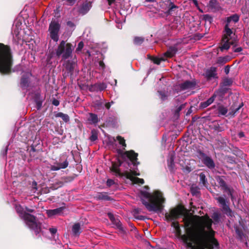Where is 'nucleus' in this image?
Returning <instances> with one entry per match:
<instances>
[{
	"label": "nucleus",
	"instance_id": "45",
	"mask_svg": "<svg viewBox=\"0 0 249 249\" xmlns=\"http://www.w3.org/2000/svg\"><path fill=\"white\" fill-rule=\"evenodd\" d=\"M110 104L109 103H107L106 104V107L107 108V109H109L110 107Z\"/></svg>",
	"mask_w": 249,
	"mask_h": 249
},
{
	"label": "nucleus",
	"instance_id": "7",
	"mask_svg": "<svg viewBox=\"0 0 249 249\" xmlns=\"http://www.w3.org/2000/svg\"><path fill=\"white\" fill-rule=\"evenodd\" d=\"M72 51V46L70 43H66L65 41H62L56 50L57 56L62 55L63 59H67L71 54Z\"/></svg>",
	"mask_w": 249,
	"mask_h": 249
},
{
	"label": "nucleus",
	"instance_id": "27",
	"mask_svg": "<svg viewBox=\"0 0 249 249\" xmlns=\"http://www.w3.org/2000/svg\"><path fill=\"white\" fill-rule=\"evenodd\" d=\"M229 59L228 57H219L218 59L217 60V63H226L229 61Z\"/></svg>",
	"mask_w": 249,
	"mask_h": 249
},
{
	"label": "nucleus",
	"instance_id": "18",
	"mask_svg": "<svg viewBox=\"0 0 249 249\" xmlns=\"http://www.w3.org/2000/svg\"><path fill=\"white\" fill-rule=\"evenodd\" d=\"M215 95H213L212 97L210 98L207 101L201 103V107L205 108L211 105L214 100Z\"/></svg>",
	"mask_w": 249,
	"mask_h": 249
},
{
	"label": "nucleus",
	"instance_id": "9",
	"mask_svg": "<svg viewBox=\"0 0 249 249\" xmlns=\"http://www.w3.org/2000/svg\"><path fill=\"white\" fill-rule=\"evenodd\" d=\"M218 202L221 204V207L225 212L229 215H231V211L229 206L227 205L226 203V199L222 197H219L217 198Z\"/></svg>",
	"mask_w": 249,
	"mask_h": 249
},
{
	"label": "nucleus",
	"instance_id": "44",
	"mask_svg": "<svg viewBox=\"0 0 249 249\" xmlns=\"http://www.w3.org/2000/svg\"><path fill=\"white\" fill-rule=\"evenodd\" d=\"M107 1H108V4L109 5H111V4H112L114 2L115 0H107Z\"/></svg>",
	"mask_w": 249,
	"mask_h": 249
},
{
	"label": "nucleus",
	"instance_id": "50",
	"mask_svg": "<svg viewBox=\"0 0 249 249\" xmlns=\"http://www.w3.org/2000/svg\"><path fill=\"white\" fill-rule=\"evenodd\" d=\"M225 82H227L228 84L229 83V81L227 80V81H225Z\"/></svg>",
	"mask_w": 249,
	"mask_h": 249
},
{
	"label": "nucleus",
	"instance_id": "35",
	"mask_svg": "<svg viewBox=\"0 0 249 249\" xmlns=\"http://www.w3.org/2000/svg\"><path fill=\"white\" fill-rule=\"evenodd\" d=\"M114 183V182L112 179H108L107 182V184L108 186H110Z\"/></svg>",
	"mask_w": 249,
	"mask_h": 249
},
{
	"label": "nucleus",
	"instance_id": "3",
	"mask_svg": "<svg viewBox=\"0 0 249 249\" xmlns=\"http://www.w3.org/2000/svg\"><path fill=\"white\" fill-rule=\"evenodd\" d=\"M239 20V17L235 14L227 18V24L225 26V34L222 38L220 49L223 51L225 50H227L230 48L229 44H227L228 42L231 44H234L236 41V36L233 33L232 31L230 29L231 23V22L234 23L237 22Z\"/></svg>",
	"mask_w": 249,
	"mask_h": 249
},
{
	"label": "nucleus",
	"instance_id": "46",
	"mask_svg": "<svg viewBox=\"0 0 249 249\" xmlns=\"http://www.w3.org/2000/svg\"><path fill=\"white\" fill-rule=\"evenodd\" d=\"M99 65H100V66H101V67H103V65H104V63L102 61H100L99 62Z\"/></svg>",
	"mask_w": 249,
	"mask_h": 249
},
{
	"label": "nucleus",
	"instance_id": "13",
	"mask_svg": "<svg viewBox=\"0 0 249 249\" xmlns=\"http://www.w3.org/2000/svg\"><path fill=\"white\" fill-rule=\"evenodd\" d=\"M63 210V207H60L53 210H50L47 211V213L49 216H52L55 215H59L62 213Z\"/></svg>",
	"mask_w": 249,
	"mask_h": 249
},
{
	"label": "nucleus",
	"instance_id": "49",
	"mask_svg": "<svg viewBox=\"0 0 249 249\" xmlns=\"http://www.w3.org/2000/svg\"><path fill=\"white\" fill-rule=\"evenodd\" d=\"M68 24L69 25V26H72V23L71 22H68Z\"/></svg>",
	"mask_w": 249,
	"mask_h": 249
},
{
	"label": "nucleus",
	"instance_id": "30",
	"mask_svg": "<svg viewBox=\"0 0 249 249\" xmlns=\"http://www.w3.org/2000/svg\"><path fill=\"white\" fill-rule=\"evenodd\" d=\"M199 177L200 182H202L203 185H205L206 181L205 179V176L204 174L201 173L199 175Z\"/></svg>",
	"mask_w": 249,
	"mask_h": 249
},
{
	"label": "nucleus",
	"instance_id": "32",
	"mask_svg": "<svg viewBox=\"0 0 249 249\" xmlns=\"http://www.w3.org/2000/svg\"><path fill=\"white\" fill-rule=\"evenodd\" d=\"M168 164L169 166L172 167V165L174 164V157L172 155L170 160H168Z\"/></svg>",
	"mask_w": 249,
	"mask_h": 249
},
{
	"label": "nucleus",
	"instance_id": "39",
	"mask_svg": "<svg viewBox=\"0 0 249 249\" xmlns=\"http://www.w3.org/2000/svg\"><path fill=\"white\" fill-rule=\"evenodd\" d=\"M108 217L109 218H110V219L111 220V221H113L114 219V217L113 215L112 214L110 213H108Z\"/></svg>",
	"mask_w": 249,
	"mask_h": 249
},
{
	"label": "nucleus",
	"instance_id": "11",
	"mask_svg": "<svg viewBox=\"0 0 249 249\" xmlns=\"http://www.w3.org/2000/svg\"><path fill=\"white\" fill-rule=\"evenodd\" d=\"M128 159L129 160L130 162H132L134 165L137 164L135 162V160H137V157L138 154L134 153L133 151H130L126 152L124 154Z\"/></svg>",
	"mask_w": 249,
	"mask_h": 249
},
{
	"label": "nucleus",
	"instance_id": "47",
	"mask_svg": "<svg viewBox=\"0 0 249 249\" xmlns=\"http://www.w3.org/2000/svg\"><path fill=\"white\" fill-rule=\"evenodd\" d=\"M26 209L28 212H31V213L33 212V210H32V209H27V208H26Z\"/></svg>",
	"mask_w": 249,
	"mask_h": 249
},
{
	"label": "nucleus",
	"instance_id": "25",
	"mask_svg": "<svg viewBox=\"0 0 249 249\" xmlns=\"http://www.w3.org/2000/svg\"><path fill=\"white\" fill-rule=\"evenodd\" d=\"M116 139H117V140H118L119 141V142L121 145H122L123 147L126 146V144L125 143V140H124V139L123 138H122L121 136H117Z\"/></svg>",
	"mask_w": 249,
	"mask_h": 249
},
{
	"label": "nucleus",
	"instance_id": "24",
	"mask_svg": "<svg viewBox=\"0 0 249 249\" xmlns=\"http://www.w3.org/2000/svg\"><path fill=\"white\" fill-rule=\"evenodd\" d=\"M241 107V105L239 106L238 107L235 106H232V111L230 112V114L233 115Z\"/></svg>",
	"mask_w": 249,
	"mask_h": 249
},
{
	"label": "nucleus",
	"instance_id": "38",
	"mask_svg": "<svg viewBox=\"0 0 249 249\" xmlns=\"http://www.w3.org/2000/svg\"><path fill=\"white\" fill-rule=\"evenodd\" d=\"M36 182H33V184H32V186H33V190H34V191L35 192L36 190Z\"/></svg>",
	"mask_w": 249,
	"mask_h": 249
},
{
	"label": "nucleus",
	"instance_id": "14",
	"mask_svg": "<svg viewBox=\"0 0 249 249\" xmlns=\"http://www.w3.org/2000/svg\"><path fill=\"white\" fill-rule=\"evenodd\" d=\"M216 69L215 68L212 67L210 69H208L206 72V75L209 79L212 78H215L216 76Z\"/></svg>",
	"mask_w": 249,
	"mask_h": 249
},
{
	"label": "nucleus",
	"instance_id": "43",
	"mask_svg": "<svg viewBox=\"0 0 249 249\" xmlns=\"http://www.w3.org/2000/svg\"><path fill=\"white\" fill-rule=\"evenodd\" d=\"M127 164V165L128 166H129V164H130V163H129V162H122V163H120V166H122V165H123V164Z\"/></svg>",
	"mask_w": 249,
	"mask_h": 249
},
{
	"label": "nucleus",
	"instance_id": "4",
	"mask_svg": "<svg viewBox=\"0 0 249 249\" xmlns=\"http://www.w3.org/2000/svg\"><path fill=\"white\" fill-rule=\"evenodd\" d=\"M12 56L9 47L0 44V72L8 73L11 71Z\"/></svg>",
	"mask_w": 249,
	"mask_h": 249
},
{
	"label": "nucleus",
	"instance_id": "41",
	"mask_svg": "<svg viewBox=\"0 0 249 249\" xmlns=\"http://www.w3.org/2000/svg\"><path fill=\"white\" fill-rule=\"evenodd\" d=\"M53 104L55 106H57L59 105V102L57 100H54L53 101Z\"/></svg>",
	"mask_w": 249,
	"mask_h": 249
},
{
	"label": "nucleus",
	"instance_id": "15",
	"mask_svg": "<svg viewBox=\"0 0 249 249\" xmlns=\"http://www.w3.org/2000/svg\"><path fill=\"white\" fill-rule=\"evenodd\" d=\"M91 7V4L90 2H87L83 4L80 9H79V12L84 15L86 14Z\"/></svg>",
	"mask_w": 249,
	"mask_h": 249
},
{
	"label": "nucleus",
	"instance_id": "22",
	"mask_svg": "<svg viewBox=\"0 0 249 249\" xmlns=\"http://www.w3.org/2000/svg\"><path fill=\"white\" fill-rule=\"evenodd\" d=\"M89 121L93 124L96 123L98 122V117L96 115L93 114H90Z\"/></svg>",
	"mask_w": 249,
	"mask_h": 249
},
{
	"label": "nucleus",
	"instance_id": "12",
	"mask_svg": "<svg viewBox=\"0 0 249 249\" xmlns=\"http://www.w3.org/2000/svg\"><path fill=\"white\" fill-rule=\"evenodd\" d=\"M203 163L209 168L214 167V163L213 160L209 157H204L202 160Z\"/></svg>",
	"mask_w": 249,
	"mask_h": 249
},
{
	"label": "nucleus",
	"instance_id": "48",
	"mask_svg": "<svg viewBox=\"0 0 249 249\" xmlns=\"http://www.w3.org/2000/svg\"><path fill=\"white\" fill-rule=\"evenodd\" d=\"M193 2H194V4H195V5H196L197 4V1H196V0H193Z\"/></svg>",
	"mask_w": 249,
	"mask_h": 249
},
{
	"label": "nucleus",
	"instance_id": "10",
	"mask_svg": "<svg viewBox=\"0 0 249 249\" xmlns=\"http://www.w3.org/2000/svg\"><path fill=\"white\" fill-rule=\"evenodd\" d=\"M69 164L67 160L61 163H55L53 165L51 166V170L52 171H57L61 169H64L68 167Z\"/></svg>",
	"mask_w": 249,
	"mask_h": 249
},
{
	"label": "nucleus",
	"instance_id": "28",
	"mask_svg": "<svg viewBox=\"0 0 249 249\" xmlns=\"http://www.w3.org/2000/svg\"><path fill=\"white\" fill-rule=\"evenodd\" d=\"M165 59L164 58H163V57H161V58L155 57L153 59V61L154 63L155 64H160L161 61H165Z\"/></svg>",
	"mask_w": 249,
	"mask_h": 249
},
{
	"label": "nucleus",
	"instance_id": "36",
	"mask_svg": "<svg viewBox=\"0 0 249 249\" xmlns=\"http://www.w3.org/2000/svg\"><path fill=\"white\" fill-rule=\"evenodd\" d=\"M49 230L52 234L55 233L57 231V230L55 228H50Z\"/></svg>",
	"mask_w": 249,
	"mask_h": 249
},
{
	"label": "nucleus",
	"instance_id": "20",
	"mask_svg": "<svg viewBox=\"0 0 249 249\" xmlns=\"http://www.w3.org/2000/svg\"><path fill=\"white\" fill-rule=\"evenodd\" d=\"M56 117L61 118L65 122H67L69 121V117L68 115L62 112H59L56 115Z\"/></svg>",
	"mask_w": 249,
	"mask_h": 249
},
{
	"label": "nucleus",
	"instance_id": "37",
	"mask_svg": "<svg viewBox=\"0 0 249 249\" xmlns=\"http://www.w3.org/2000/svg\"><path fill=\"white\" fill-rule=\"evenodd\" d=\"M106 87L107 86L105 84H102L100 85L99 89L100 90H104Z\"/></svg>",
	"mask_w": 249,
	"mask_h": 249
},
{
	"label": "nucleus",
	"instance_id": "19",
	"mask_svg": "<svg viewBox=\"0 0 249 249\" xmlns=\"http://www.w3.org/2000/svg\"><path fill=\"white\" fill-rule=\"evenodd\" d=\"M72 233L74 235H78L80 233V225L78 223L75 224L72 228Z\"/></svg>",
	"mask_w": 249,
	"mask_h": 249
},
{
	"label": "nucleus",
	"instance_id": "8",
	"mask_svg": "<svg viewBox=\"0 0 249 249\" xmlns=\"http://www.w3.org/2000/svg\"><path fill=\"white\" fill-rule=\"evenodd\" d=\"M60 25L58 22L53 21L50 24L49 31L50 37L54 41L57 42L59 39L58 32L59 31Z\"/></svg>",
	"mask_w": 249,
	"mask_h": 249
},
{
	"label": "nucleus",
	"instance_id": "16",
	"mask_svg": "<svg viewBox=\"0 0 249 249\" xmlns=\"http://www.w3.org/2000/svg\"><path fill=\"white\" fill-rule=\"evenodd\" d=\"M177 51V49L176 47H171L167 52L164 53V55L167 57H172L176 54Z\"/></svg>",
	"mask_w": 249,
	"mask_h": 249
},
{
	"label": "nucleus",
	"instance_id": "1",
	"mask_svg": "<svg viewBox=\"0 0 249 249\" xmlns=\"http://www.w3.org/2000/svg\"><path fill=\"white\" fill-rule=\"evenodd\" d=\"M183 215L186 234L181 235L179 224L173 222L177 235L180 237L187 246L191 249H212L217 245L214 238V231L212 229V220L207 215L203 216L190 215L183 206L178 205L166 213L167 220L172 221Z\"/></svg>",
	"mask_w": 249,
	"mask_h": 249
},
{
	"label": "nucleus",
	"instance_id": "42",
	"mask_svg": "<svg viewBox=\"0 0 249 249\" xmlns=\"http://www.w3.org/2000/svg\"><path fill=\"white\" fill-rule=\"evenodd\" d=\"M238 136L240 138H242L244 137V133L243 132H240L238 134Z\"/></svg>",
	"mask_w": 249,
	"mask_h": 249
},
{
	"label": "nucleus",
	"instance_id": "29",
	"mask_svg": "<svg viewBox=\"0 0 249 249\" xmlns=\"http://www.w3.org/2000/svg\"><path fill=\"white\" fill-rule=\"evenodd\" d=\"M91 136L90 137V140L91 141H95L97 139V134L95 132L92 131Z\"/></svg>",
	"mask_w": 249,
	"mask_h": 249
},
{
	"label": "nucleus",
	"instance_id": "5",
	"mask_svg": "<svg viewBox=\"0 0 249 249\" xmlns=\"http://www.w3.org/2000/svg\"><path fill=\"white\" fill-rule=\"evenodd\" d=\"M17 211L19 213L20 217L24 220L30 229L33 230L36 233H38L41 231L40 224L36 221L35 216L26 213H23L20 207H17Z\"/></svg>",
	"mask_w": 249,
	"mask_h": 249
},
{
	"label": "nucleus",
	"instance_id": "33",
	"mask_svg": "<svg viewBox=\"0 0 249 249\" xmlns=\"http://www.w3.org/2000/svg\"><path fill=\"white\" fill-rule=\"evenodd\" d=\"M83 46H84L83 43L82 42H79L78 44L77 48L76 49L77 51H81L82 50V49L83 48Z\"/></svg>",
	"mask_w": 249,
	"mask_h": 249
},
{
	"label": "nucleus",
	"instance_id": "26",
	"mask_svg": "<svg viewBox=\"0 0 249 249\" xmlns=\"http://www.w3.org/2000/svg\"><path fill=\"white\" fill-rule=\"evenodd\" d=\"M143 41V39L142 37H136L134 39V43L136 45H140Z\"/></svg>",
	"mask_w": 249,
	"mask_h": 249
},
{
	"label": "nucleus",
	"instance_id": "2",
	"mask_svg": "<svg viewBox=\"0 0 249 249\" xmlns=\"http://www.w3.org/2000/svg\"><path fill=\"white\" fill-rule=\"evenodd\" d=\"M140 197L142 204L149 211L159 213L162 210L165 200L162 194L159 191L152 193L141 191Z\"/></svg>",
	"mask_w": 249,
	"mask_h": 249
},
{
	"label": "nucleus",
	"instance_id": "6",
	"mask_svg": "<svg viewBox=\"0 0 249 249\" xmlns=\"http://www.w3.org/2000/svg\"><path fill=\"white\" fill-rule=\"evenodd\" d=\"M112 170L118 174H122L123 176L126 177L128 179H129L134 183H144V180L143 179L135 177L136 176L140 175V173H137L136 171L130 170L129 171H124L123 173H121L120 169L118 167H116L115 165H113Z\"/></svg>",
	"mask_w": 249,
	"mask_h": 249
},
{
	"label": "nucleus",
	"instance_id": "23",
	"mask_svg": "<svg viewBox=\"0 0 249 249\" xmlns=\"http://www.w3.org/2000/svg\"><path fill=\"white\" fill-rule=\"evenodd\" d=\"M236 41H237V37L236 36V41L235 42H234V44H231V43H229V42H228L227 44H229L230 45V46L231 45H233V52H241L242 50V49L241 47H238L237 48H235L234 47L236 45Z\"/></svg>",
	"mask_w": 249,
	"mask_h": 249
},
{
	"label": "nucleus",
	"instance_id": "51",
	"mask_svg": "<svg viewBox=\"0 0 249 249\" xmlns=\"http://www.w3.org/2000/svg\"><path fill=\"white\" fill-rule=\"evenodd\" d=\"M175 7H176V6H173L172 7L171 9H172V8H175Z\"/></svg>",
	"mask_w": 249,
	"mask_h": 249
},
{
	"label": "nucleus",
	"instance_id": "52",
	"mask_svg": "<svg viewBox=\"0 0 249 249\" xmlns=\"http://www.w3.org/2000/svg\"><path fill=\"white\" fill-rule=\"evenodd\" d=\"M149 1H154V0H149Z\"/></svg>",
	"mask_w": 249,
	"mask_h": 249
},
{
	"label": "nucleus",
	"instance_id": "34",
	"mask_svg": "<svg viewBox=\"0 0 249 249\" xmlns=\"http://www.w3.org/2000/svg\"><path fill=\"white\" fill-rule=\"evenodd\" d=\"M28 83V80L26 79L22 78L21 79V85L23 87H25L26 86V84Z\"/></svg>",
	"mask_w": 249,
	"mask_h": 249
},
{
	"label": "nucleus",
	"instance_id": "17",
	"mask_svg": "<svg viewBox=\"0 0 249 249\" xmlns=\"http://www.w3.org/2000/svg\"><path fill=\"white\" fill-rule=\"evenodd\" d=\"M195 86L194 83L190 81H186L182 84H181L180 88L182 90H185L189 89H191Z\"/></svg>",
	"mask_w": 249,
	"mask_h": 249
},
{
	"label": "nucleus",
	"instance_id": "31",
	"mask_svg": "<svg viewBox=\"0 0 249 249\" xmlns=\"http://www.w3.org/2000/svg\"><path fill=\"white\" fill-rule=\"evenodd\" d=\"M212 217L215 222H218L219 220V215L217 213H214Z\"/></svg>",
	"mask_w": 249,
	"mask_h": 249
},
{
	"label": "nucleus",
	"instance_id": "21",
	"mask_svg": "<svg viewBox=\"0 0 249 249\" xmlns=\"http://www.w3.org/2000/svg\"><path fill=\"white\" fill-rule=\"evenodd\" d=\"M218 110L219 114L222 115H225L228 112V109H227V108L223 106L219 107Z\"/></svg>",
	"mask_w": 249,
	"mask_h": 249
},
{
	"label": "nucleus",
	"instance_id": "40",
	"mask_svg": "<svg viewBox=\"0 0 249 249\" xmlns=\"http://www.w3.org/2000/svg\"><path fill=\"white\" fill-rule=\"evenodd\" d=\"M230 71V68L228 66H227L225 68V72L226 74H228L229 72Z\"/></svg>",
	"mask_w": 249,
	"mask_h": 249
}]
</instances>
